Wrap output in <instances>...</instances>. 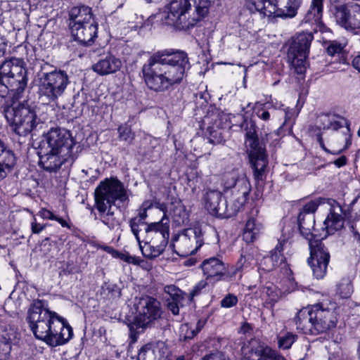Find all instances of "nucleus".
<instances>
[{
  "instance_id": "1",
  "label": "nucleus",
  "mask_w": 360,
  "mask_h": 360,
  "mask_svg": "<svg viewBox=\"0 0 360 360\" xmlns=\"http://www.w3.org/2000/svg\"><path fill=\"white\" fill-rule=\"evenodd\" d=\"M27 84V70L22 59L12 58L0 67V97L11 99L4 107V115L11 130L20 136L39 131L43 122L27 103L18 102Z\"/></svg>"
},
{
  "instance_id": "2",
  "label": "nucleus",
  "mask_w": 360,
  "mask_h": 360,
  "mask_svg": "<svg viewBox=\"0 0 360 360\" xmlns=\"http://www.w3.org/2000/svg\"><path fill=\"white\" fill-rule=\"evenodd\" d=\"M187 54L184 51L171 53L168 50L153 53L142 67L147 86L157 92L168 90L179 84L190 69Z\"/></svg>"
},
{
  "instance_id": "3",
  "label": "nucleus",
  "mask_w": 360,
  "mask_h": 360,
  "mask_svg": "<svg viewBox=\"0 0 360 360\" xmlns=\"http://www.w3.org/2000/svg\"><path fill=\"white\" fill-rule=\"evenodd\" d=\"M27 319L34 336L51 347L65 345L73 336L72 328L68 321L51 311L44 300L33 302Z\"/></svg>"
},
{
  "instance_id": "4",
  "label": "nucleus",
  "mask_w": 360,
  "mask_h": 360,
  "mask_svg": "<svg viewBox=\"0 0 360 360\" xmlns=\"http://www.w3.org/2000/svg\"><path fill=\"white\" fill-rule=\"evenodd\" d=\"M311 131L321 148L328 153L339 155L352 143L347 120L335 115H319Z\"/></svg>"
},
{
  "instance_id": "5",
  "label": "nucleus",
  "mask_w": 360,
  "mask_h": 360,
  "mask_svg": "<svg viewBox=\"0 0 360 360\" xmlns=\"http://www.w3.org/2000/svg\"><path fill=\"white\" fill-rule=\"evenodd\" d=\"M128 199L123 184L117 179H105L95 191V206L98 212V219L110 230L120 229V219L112 210V205L116 202H124Z\"/></svg>"
},
{
  "instance_id": "6",
  "label": "nucleus",
  "mask_w": 360,
  "mask_h": 360,
  "mask_svg": "<svg viewBox=\"0 0 360 360\" xmlns=\"http://www.w3.org/2000/svg\"><path fill=\"white\" fill-rule=\"evenodd\" d=\"M210 0H170L166 6L165 22L180 30H187L209 13Z\"/></svg>"
},
{
  "instance_id": "7",
  "label": "nucleus",
  "mask_w": 360,
  "mask_h": 360,
  "mask_svg": "<svg viewBox=\"0 0 360 360\" xmlns=\"http://www.w3.org/2000/svg\"><path fill=\"white\" fill-rule=\"evenodd\" d=\"M302 0H249L248 8L268 18H292L297 14Z\"/></svg>"
},
{
  "instance_id": "8",
  "label": "nucleus",
  "mask_w": 360,
  "mask_h": 360,
  "mask_svg": "<svg viewBox=\"0 0 360 360\" xmlns=\"http://www.w3.org/2000/svg\"><path fill=\"white\" fill-rule=\"evenodd\" d=\"M69 83L68 75L63 70L44 73L39 86V98L48 103H56L63 96Z\"/></svg>"
},
{
  "instance_id": "9",
  "label": "nucleus",
  "mask_w": 360,
  "mask_h": 360,
  "mask_svg": "<svg viewBox=\"0 0 360 360\" xmlns=\"http://www.w3.org/2000/svg\"><path fill=\"white\" fill-rule=\"evenodd\" d=\"M225 189L231 190V202L234 212H238L246 203L251 191L250 183L243 170L236 169L225 175Z\"/></svg>"
},
{
  "instance_id": "10",
  "label": "nucleus",
  "mask_w": 360,
  "mask_h": 360,
  "mask_svg": "<svg viewBox=\"0 0 360 360\" xmlns=\"http://www.w3.org/2000/svg\"><path fill=\"white\" fill-rule=\"evenodd\" d=\"M313 39L312 31L299 32L292 38L288 51V59L295 72L299 75L304 74L306 71Z\"/></svg>"
},
{
  "instance_id": "11",
  "label": "nucleus",
  "mask_w": 360,
  "mask_h": 360,
  "mask_svg": "<svg viewBox=\"0 0 360 360\" xmlns=\"http://www.w3.org/2000/svg\"><path fill=\"white\" fill-rule=\"evenodd\" d=\"M202 244L201 229L189 228L173 237L172 246L176 255L185 257L195 254Z\"/></svg>"
},
{
  "instance_id": "12",
  "label": "nucleus",
  "mask_w": 360,
  "mask_h": 360,
  "mask_svg": "<svg viewBox=\"0 0 360 360\" xmlns=\"http://www.w3.org/2000/svg\"><path fill=\"white\" fill-rule=\"evenodd\" d=\"M337 304L325 300L315 304L313 334L326 333L335 327L338 321Z\"/></svg>"
},
{
  "instance_id": "13",
  "label": "nucleus",
  "mask_w": 360,
  "mask_h": 360,
  "mask_svg": "<svg viewBox=\"0 0 360 360\" xmlns=\"http://www.w3.org/2000/svg\"><path fill=\"white\" fill-rule=\"evenodd\" d=\"M310 257L307 259L314 276L317 279L323 278L327 273L330 259L328 249L321 240H309Z\"/></svg>"
},
{
  "instance_id": "14",
  "label": "nucleus",
  "mask_w": 360,
  "mask_h": 360,
  "mask_svg": "<svg viewBox=\"0 0 360 360\" xmlns=\"http://www.w3.org/2000/svg\"><path fill=\"white\" fill-rule=\"evenodd\" d=\"M74 141L70 132L65 129L52 128L44 136L40 146L57 151L59 154L72 155Z\"/></svg>"
},
{
  "instance_id": "15",
  "label": "nucleus",
  "mask_w": 360,
  "mask_h": 360,
  "mask_svg": "<svg viewBox=\"0 0 360 360\" xmlns=\"http://www.w3.org/2000/svg\"><path fill=\"white\" fill-rule=\"evenodd\" d=\"M336 22L347 30L360 28V6L357 4H342L333 7Z\"/></svg>"
},
{
  "instance_id": "16",
  "label": "nucleus",
  "mask_w": 360,
  "mask_h": 360,
  "mask_svg": "<svg viewBox=\"0 0 360 360\" xmlns=\"http://www.w3.org/2000/svg\"><path fill=\"white\" fill-rule=\"evenodd\" d=\"M160 316V304L151 297H142L136 304L135 321L137 325L144 328Z\"/></svg>"
},
{
  "instance_id": "17",
  "label": "nucleus",
  "mask_w": 360,
  "mask_h": 360,
  "mask_svg": "<svg viewBox=\"0 0 360 360\" xmlns=\"http://www.w3.org/2000/svg\"><path fill=\"white\" fill-rule=\"evenodd\" d=\"M352 217L349 207L346 210L345 207L335 202L323 223L327 234L331 235L340 230L343 227L344 219H349Z\"/></svg>"
},
{
  "instance_id": "18",
  "label": "nucleus",
  "mask_w": 360,
  "mask_h": 360,
  "mask_svg": "<svg viewBox=\"0 0 360 360\" xmlns=\"http://www.w3.org/2000/svg\"><path fill=\"white\" fill-rule=\"evenodd\" d=\"M50 149L40 146L38 150L39 157V165L46 171L56 172L63 164L68 161L70 157L65 154H59L57 151H49Z\"/></svg>"
},
{
  "instance_id": "19",
  "label": "nucleus",
  "mask_w": 360,
  "mask_h": 360,
  "mask_svg": "<svg viewBox=\"0 0 360 360\" xmlns=\"http://www.w3.org/2000/svg\"><path fill=\"white\" fill-rule=\"evenodd\" d=\"M148 243H168L169 220L165 214L160 221L148 224Z\"/></svg>"
},
{
  "instance_id": "20",
  "label": "nucleus",
  "mask_w": 360,
  "mask_h": 360,
  "mask_svg": "<svg viewBox=\"0 0 360 360\" xmlns=\"http://www.w3.org/2000/svg\"><path fill=\"white\" fill-rule=\"evenodd\" d=\"M122 66L121 60L108 53L101 56L92 65V70L98 75L105 76L114 74L119 71Z\"/></svg>"
},
{
  "instance_id": "21",
  "label": "nucleus",
  "mask_w": 360,
  "mask_h": 360,
  "mask_svg": "<svg viewBox=\"0 0 360 360\" xmlns=\"http://www.w3.org/2000/svg\"><path fill=\"white\" fill-rule=\"evenodd\" d=\"M70 30L75 41L84 45H89L97 36L98 25L95 22L71 25Z\"/></svg>"
},
{
  "instance_id": "22",
  "label": "nucleus",
  "mask_w": 360,
  "mask_h": 360,
  "mask_svg": "<svg viewBox=\"0 0 360 360\" xmlns=\"http://www.w3.org/2000/svg\"><path fill=\"white\" fill-rule=\"evenodd\" d=\"M323 0H312L311 4L305 14L302 24H309L311 26V31L316 32L322 31Z\"/></svg>"
},
{
  "instance_id": "23",
  "label": "nucleus",
  "mask_w": 360,
  "mask_h": 360,
  "mask_svg": "<svg viewBox=\"0 0 360 360\" xmlns=\"http://www.w3.org/2000/svg\"><path fill=\"white\" fill-rule=\"evenodd\" d=\"M315 314V304L310 307L300 309L295 318L297 329L302 330L304 333L309 331L313 334L314 330V315Z\"/></svg>"
},
{
  "instance_id": "24",
  "label": "nucleus",
  "mask_w": 360,
  "mask_h": 360,
  "mask_svg": "<svg viewBox=\"0 0 360 360\" xmlns=\"http://www.w3.org/2000/svg\"><path fill=\"white\" fill-rule=\"evenodd\" d=\"M249 157L255 179L256 181L262 180L268 162L265 151L254 150L250 153Z\"/></svg>"
},
{
  "instance_id": "25",
  "label": "nucleus",
  "mask_w": 360,
  "mask_h": 360,
  "mask_svg": "<svg viewBox=\"0 0 360 360\" xmlns=\"http://www.w3.org/2000/svg\"><path fill=\"white\" fill-rule=\"evenodd\" d=\"M222 194L216 190H210L206 192L204 201L205 207L212 215L221 216L224 214L221 203Z\"/></svg>"
},
{
  "instance_id": "26",
  "label": "nucleus",
  "mask_w": 360,
  "mask_h": 360,
  "mask_svg": "<svg viewBox=\"0 0 360 360\" xmlns=\"http://www.w3.org/2000/svg\"><path fill=\"white\" fill-rule=\"evenodd\" d=\"M241 127L245 131V144L249 153L254 150H264L259 145L255 122L252 120H243Z\"/></svg>"
},
{
  "instance_id": "27",
  "label": "nucleus",
  "mask_w": 360,
  "mask_h": 360,
  "mask_svg": "<svg viewBox=\"0 0 360 360\" xmlns=\"http://www.w3.org/2000/svg\"><path fill=\"white\" fill-rule=\"evenodd\" d=\"M15 162L14 153L0 139V181L6 177Z\"/></svg>"
},
{
  "instance_id": "28",
  "label": "nucleus",
  "mask_w": 360,
  "mask_h": 360,
  "mask_svg": "<svg viewBox=\"0 0 360 360\" xmlns=\"http://www.w3.org/2000/svg\"><path fill=\"white\" fill-rule=\"evenodd\" d=\"M201 267L207 278L217 277V279L219 280L224 275L226 271L224 264L216 257L205 259L202 263Z\"/></svg>"
},
{
  "instance_id": "29",
  "label": "nucleus",
  "mask_w": 360,
  "mask_h": 360,
  "mask_svg": "<svg viewBox=\"0 0 360 360\" xmlns=\"http://www.w3.org/2000/svg\"><path fill=\"white\" fill-rule=\"evenodd\" d=\"M70 28L71 25H79L94 22L91 8L86 6L72 8L70 11Z\"/></svg>"
},
{
  "instance_id": "30",
  "label": "nucleus",
  "mask_w": 360,
  "mask_h": 360,
  "mask_svg": "<svg viewBox=\"0 0 360 360\" xmlns=\"http://www.w3.org/2000/svg\"><path fill=\"white\" fill-rule=\"evenodd\" d=\"M251 358L252 360H286L271 347L264 345H258L255 349H252Z\"/></svg>"
},
{
  "instance_id": "31",
  "label": "nucleus",
  "mask_w": 360,
  "mask_h": 360,
  "mask_svg": "<svg viewBox=\"0 0 360 360\" xmlns=\"http://www.w3.org/2000/svg\"><path fill=\"white\" fill-rule=\"evenodd\" d=\"M262 224L255 217H250L245 224L243 238L246 243L254 242L262 233Z\"/></svg>"
},
{
  "instance_id": "32",
  "label": "nucleus",
  "mask_w": 360,
  "mask_h": 360,
  "mask_svg": "<svg viewBox=\"0 0 360 360\" xmlns=\"http://www.w3.org/2000/svg\"><path fill=\"white\" fill-rule=\"evenodd\" d=\"M281 295V291L273 283H268L262 288V298L265 300V304L272 307L278 301Z\"/></svg>"
},
{
  "instance_id": "33",
  "label": "nucleus",
  "mask_w": 360,
  "mask_h": 360,
  "mask_svg": "<svg viewBox=\"0 0 360 360\" xmlns=\"http://www.w3.org/2000/svg\"><path fill=\"white\" fill-rule=\"evenodd\" d=\"M13 333L10 330H0V360H6L10 355L11 350V340Z\"/></svg>"
},
{
  "instance_id": "34",
  "label": "nucleus",
  "mask_w": 360,
  "mask_h": 360,
  "mask_svg": "<svg viewBox=\"0 0 360 360\" xmlns=\"http://www.w3.org/2000/svg\"><path fill=\"white\" fill-rule=\"evenodd\" d=\"M287 244V241L285 239L279 240L278 244L276 246L274 250L271 252L270 256L266 257V262H271L273 263L271 266H280L283 264H285V258L283 254L284 246Z\"/></svg>"
},
{
  "instance_id": "35",
  "label": "nucleus",
  "mask_w": 360,
  "mask_h": 360,
  "mask_svg": "<svg viewBox=\"0 0 360 360\" xmlns=\"http://www.w3.org/2000/svg\"><path fill=\"white\" fill-rule=\"evenodd\" d=\"M167 243H147L141 245V250L143 255L147 258H155L160 256L165 250Z\"/></svg>"
},
{
  "instance_id": "36",
  "label": "nucleus",
  "mask_w": 360,
  "mask_h": 360,
  "mask_svg": "<svg viewBox=\"0 0 360 360\" xmlns=\"http://www.w3.org/2000/svg\"><path fill=\"white\" fill-rule=\"evenodd\" d=\"M253 256L251 254L243 252L235 266V270L233 274H236L238 271L241 272L248 269L251 266Z\"/></svg>"
},
{
  "instance_id": "37",
  "label": "nucleus",
  "mask_w": 360,
  "mask_h": 360,
  "mask_svg": "<svg viewBox=\"0 0 360 360\" xmlns=\"http://www.w3.org/2000/svg\"><path fill=\"white\" fill-rule=\"evenodd\" d=\"M297 336L292 333L285 332L278 336V345L279 348L288 349L291 347L296 341Z\"/></svg>"
},
{
  "instance_id": "38",
  "label": "nucleus",
  "mask_w": 360,
  "mask_h": 360,
  "mask_svg": "<svg viewBox=\"0 0 360 360\" xmlns=\"http://www.w3.org/2000/svg\"><path fill=\"white\" fill-rule=\"evenodd\" d=\"M117 132L118 138L120 141H123L131 144L134 139V133L132 131L131 127L127 123L121 124L117 129Z\"/></svg>"
},
{
  "instance_id": "39",
  "label": "nucleus",
  "mask_w": 360,
  "mask_h": 360,
  "mask_svg": "<svg viewBox=\"0 0 360 360\" xmlns=\"http://www.w3.org/2000/svg\"><path fill=\"white\" fill-rule=\"evenodd\" d=\"M39 214L44 219L54 220V221H58L63 227H65L68 229L71 228L70 223H69L68 221L63 219V218L55 215L49 210H47L46 208H42L39 212Z\"/></svg>"
},
{
  "instance_id": "40",
  "label": "nucleus",
  "mask_w": 360,
  "mask_h": 360,
  "mask_svg": "<svg viewBox=\"0 0 360 360\" xmlns=\"http://www.w3.org/2000/svg\"><path fill=\"white\" fill-rule=\"evenodd\" d=\"M307 224L305 226L303 221L301 222V229H300L301 234L307 238L309 241L310 240H316L315 238L312 239L309 238V236H312L313 233L311 230L314 229V218L313 215H309L307 218Z\"/></svg>"
},
{
  "instance_id": "41",
  "label": "nucleus",
  "mask_w": 360,
  "mask_h": 360,
  "mask_svg": "<svg viewBox=\"0 0 360 360\" xmlns=\"http://www.w3.org/2000/svg\"><path fill=\"white\" fill-rule=\"evenodd\" d=\"M324 198H319L308 202L304 205L300 213H304V214L307 215H312L311 214L316 210L321 204L324 202Z\"/></svg>"
},
{
  "instance_id": "42",
  "label": "nucleus",
  "mask_w": 360,
  "mask_h": 360,
  "mask_svg": "<svg viewBox=\"0 0 360 360\" xmlns=\"http://www.w3.org/2000/svg\"><path fill=\"white\" fill-rule=\"evenodd\" d=\"M342 207H345L346 210L349 207V210L352 214L353 217L349 220H357L360 218V196L354 199L349 205Z\"/></svg>"
},
{
  "instance_id": "43",
  "label": "nucleus",
  "mask_w": 360,
  "mask_h": 360,
  "mask_svg": "<svg viewBox=\"0 0 360 360\" xmlns=\"http://www.w3.org/2000/svg\"><path fill=\"white\" fill-rule=\"evenodd\" d=\"M164 291L169 296V299H171V300L181 302L183 300L181 290L174 285L165 286Z\"/></svg>"
},
{
  "instance_id": "44",
  "label": "nucleus",
  "mask_w": 360,
  "mask_h": 360,
  "mask_svg": "<svg viewBox=\"0 0 360 360\" xmlns=\"http://www.w3.org/2000/svg\"><path fill=\"white\" fill-rule=\"evenodd\" d=\"M198 334V330H195L188 323L181 325L180 328V338L184 340L192 339Z\"/></svg>"
},
{
  "instance_id": "45",
  "label": "nucleus",
  "mask_w": 360,
  "mask_h": 360,
  "mask_svg": "<svg viewBox=\"0 0 360 360\" xmlns=\"http://www.w3.org/2000/svg\"><path fill=\"white\" fill-rule=\"evenodd\" d=\"M129 226L131 229V231L133 235L135 236L136 240H139V233H141L144 231L145 227L147 226L148 224H142L139 221H134L132 219L129 220Z\"/></svg>"
},
{
  "instance_id": "46",
  "label": "nucleus",
  "mask_w": 360,
  "mask_h": 360,
  "mask_svg": "<svg viewBox=\"0 0 360 360\" xmlns=\"http://www.w3.org/2000/svg\"><path fill=\"white\" fill-rule=\"evenodd\" d=\"M238 297L233 294H228L221 300V307L231 308L238 303Z\"/></svg>"
},
{
  "instance_id": "47",
  "label": "nucleus",
  "mask_w": 360,
  "mask_h": 360,
  "mask_svg": "<svg viewBox=\"0 0 360 360\" xmlns=\"http://www.w3.org/2000/svg\"><path fill=\"white\" fill-rule=\"evenodd\" d=\"M342 49L343 47L341 45V44L335 41H333L330 42L329 45L327 47V53L330 56H334L336 53H340V52H342Z\"/></svg>"
},
{
  "instance_id": "48",
  "label": "nucleus",
  "mask_w": 360,
  "mask_h": 360,
  "mask_svg": "<svg viewBox=\"0 0 360 360\" xmlns=\"http://www.w3.org/2000/svg\"><path fill=\"white\" fill-rule=\"evenodd\" d=\"M201 360H228L222 352L217 351L204 356Z\"/></svg>"
},
{
  "instance_id": "49",
  "label": "nucleus",
  "mask_w": 360,
  "mask_h": 360,
  "mask_svg": "<svg viewBox=\"0 0 360 360\" xmlns=\"http://www.w3.org/2000/svg\"><path fill=\"white\" fill-rule=\"evenodd\" d=\"M148 207L149 206H146V202L143 203L140 209L139 214L136 217L131 218V219L142 224H146L145 220L147 217L146 210Z\"/></svg>"
},
{
  "instance_id": "50",
  "label": "nucleus",
  "mask_w": 360,
  "mask_h": 360,
  "mask_svg": "<svg viewBox=\"0 0 360 360\" xmlns=\"http://www.w3.org/2000/svg\"><path fill=\"white\" fill-rule=\"evenodd\" d=\"M177 212L179 215V219H175V221L179 224H184L185 219H186V213L184 209L183 206L176 207L174 211V217H176Z\"/></svg>"
},
{
  "instance_id": "51",
  "label": "nucleus",
  "mask_w": 360,
  "mask_h": 360,
  "mask_svg": "<svg viewBox=\"0 0 360 360\" xmlns=\"http://www.w3.org/2000/svg\"><path fill=\"white\" fill-rule=\"evenodd\" d=\"M339 294L343 298H347L352 293V288L349 285H340L338 287Z\"/></svg>"
},
{
  "instance_id": "52",
  "label": "nucleus",
  "mask_w": 360,
  "mask_h": 360,
  "mask_svg": "<svg viewBox=\"0 0 360 360\" xmlns=\"http://www.w3.org/2000/svg\"><path fill=\"white\" fill-rule=\"evenodd\" d=\"M46 224H41L37 223L36 219L34 218L31 223L32 233L34 234H39L46 228Z\"/></svg>"
},
{
  "instance_id": "53",
  "label": "nucleus",
  "mask_w": 360,
  "mask_h": 360,
  "mask_svg": "<svg viewBox=\"0 0 360 360\" xmlns=\"http://www.w3.org/2000/svg\"><path fill=\"white\" fill-rule=\"evenodd\" d=\"M207 285V282L205 281H199L193 288V290L191 292V295L192 297L198 295L201 290L205 288Z\"/></svg>"
},
{
  "instance_id": "54",
  "label": "nucleus",
  "mask_w": 360,
  "mask_h": 360,
  "mask_svg": "<svg viewBox=\"0 0 360 360\" xmlns=\"http://www.w3.org/2000/svg\"><path fill=\"white\" fill-rule=\"evenodd\" d=\"M167 301H168V303H167V307H168V309L169 311H172V313L174 314V315H177L179 314V303L180 302H176L174 300H171L169 301V299L167 298Z\"/></svg>"
},
{
  "instance_id": "55",
  "label": "nucleus",
  "mask_w": 360,
  "mask_h": 360,
  "mask_svg": "<svg viewBox=\"0 0 360 360\" xmlns=\"http://www.w3.org/2000/svg\"><path fill=\"white\" fill-rule=\"evenodd\" d=\"M255 114L260 120L266 122L270 120L271 115L269 112L263 108L255 110Z\"/></svg>"
},
{
  "instance_id": "56",
  "label": "nucleus",
  "mask_w": 360,
  "mask_h": 360,
  "mask_svg": "<svg viewBox=\"0 0 360 360\" xmlns=\"http://www.w3.org/2000/svg\"><path fill=\"white\" fill-rule=\"evenodd\" d=\"M105 3L108 4L112 9L120 8L123 6L127 0H103Z\"/></svg>"
},
{
  "instance_id": "57",
  "label": "nucleus",
  "mask_w": 360,
  "mask_h": 360,
  "mask_svg": "<svg viewBox=\"0 0 360 360\" xmlns=\"http://www.w3.org/2000/svg\"><path fill=\"white\" fill-rule=\"evenodd\" d=\"M148 232V226L145 227V229L143 232L141 233H139V240H136L139 245V248H141V245H143L145 244H146L147 243H148V236L147 235V233Z\"/></svg>"
},
{
  "instance_id": "58",
  "label": "nucleus",
  "mask_w": 360,
  "mask_h": 360,
  "mask_svg": "<svg viewBox=\"0 0 360 360\" xmlns=\"http://www.w3.org/2000/svg\"><path fill=\"white\" fill-rule=\"evenodd\" d=\"M352 66L360 72V52H358L353 58Z\"/></svg>"
},
{
  "instance_id": "59",
  "label": "nucleus",
  "mask_w": 360,
  "mask_h": 360,
  "mask_svg": "<svg viewBox=\"0 0 360 360\" xmlns=\"http://www.w3.org/2000/svg\"><path fill=\"white\" fill-rule=\"evenodd\" d=\"M334 165L338 167H341L346 165L347 163V158L345 155H342L336 159L333 162Z\"/></svg>"
},
{
  "instance_id": "60",
  "label": "nucleus",
  "mask_w": 360,
  "mask_h": 360,
  "mask_svg": "<svg viewBox=\"0 0 360 360\" xmlns=\"http://www.w3.org/2000/svg\"><path fill=\"white\" fill-rule=\"evenodd\" d=\"M262 264L264 266L263 267V269L265 270V271H270L276 268H277V266H271V265L273 264V263H271V262H266V257H264L263 260H262Z\"/></svg>"
},
{
  "instance_id": "61",
  "label": "nucleus",
  "mask_w": 360,
  "mask_h": 360,
  "mask_svg": "<svg viewBox=\"0 0 360 360\" xmlns=\"http://www.w3.org/2000/svg\"><path fill=\"white\" fill-rule=\"evenodd\" d=\"M309 215H307V214H304V213H300L299 216H298V225H299V229H301V222L303 221L304 224V226H306L307 224V218L309 217Z\"/></svg>"
},
{
  "instance_id": "62",
  "label": "nucleus",
  "mask_w": 360,
  "mask_h": 360,
  "mask_svg": "<svg viewBox=\"0 0 360 360\" xmlns=\"http://www.w3.org/2000/svg\"><path fill=\"white\" fill-rule=\"evenodd\" d=\"M120 258L128 262V263H134L135 262V257H131L130 255H124V254H122Z\"/></svg>"
},
{
  "instance_id": "63",
  "label": "nucleus",
  "mask_w": 360,
  "mask_h": 360,
  "mask_svg": "<svg viewBox=\"0 0 360 360\" xmlns=\"http://www.w3.org/2000/svg\"><path fill=\"white\" fill-rule=\"evenodd\" d=\"M285 112V123H286L292 117V109H290L289 108H287L284 110Z\"/></svg>"
},
{
  "instance_id": "64",
  "label": "nucleus",
  "mask_w": 360,
  "mask_h": 360,
  "mask_svg": "<svg viewBox=\"0 0 360 360\" xmlns=\"http://www.w3.org/2000/svg\"><path fill=\"white\" fill-rule=\"evenodd\" d=\"M352 229L354 239L357 241L359 244H360V233L355 230L354 226H352Z\"/></svg>"
}]
</instances>
